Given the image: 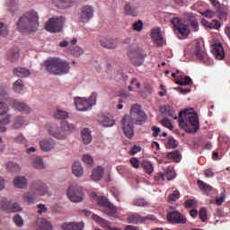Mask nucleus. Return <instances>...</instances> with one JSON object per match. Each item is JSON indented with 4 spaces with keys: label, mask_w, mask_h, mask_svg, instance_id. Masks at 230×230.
<instances>
[{
    "label": "nucleus",
    "mask_w": 230,
    "mask_h": 230,
    "mask_svg": "<svg viewBox=\"0 0 230 230\" xmlns=\"http://www.w3.org/2000/svg\"><path fill=\"white\" fill-rule=\"evenodd\" d=\"M161 114H164V116H169V118H173V119H178L179 126L181 128H183L186 132L190 134H195L199 128H200V123L199 122V116L197 114H193V109H185L181 111L179 116L175 114V111H173V107L170 104H165L160 107Z\"/></svg>",
    "instance_id": "obj_1"
},
{
    "label": "nucleus",
    "mask_w": 230,
    "mask_h": 230,
    "mask_svg": "<svg viewBox=\"0 0 230 230\" xmlns=\"http://www.w3.org/2000/svg\"><path fill=\"white\" fill-rule=\"evenodd\" d=\"M146 121V114L141 110V105L134 104L130 110V115L122 118L121 125L124 135L128 139L134 137V123L143 125Z\"/></svg>",
    "instance_id": "obj_2"
},
{
    "label": "nucleus",
    "mask_w": 230,
    "mask_h": 230,
    "mask_svg": "<svg viewBox=\"0 0 230 230\" xmlns=\"http://www.w3.org/2000/svg\"><path fill=\"white\" fill-rule=\"evenodd\" d=\"M16 25L21 33L37 31L39 30V14L35 11H29L19 18Z\"/></svg>",
    "instance_id": "obj_3"
},
{
    "label": "nucleus",
    "mask_w": 230,
    "mask_h": 230,
    "mask_svg": "<svg viewBox=\"0 0 230 230\" xmlns=\"http://www.w3.org/2000/svg\"><path fill=\"white\" fill-rule=\"evenodd\" d=\"M45 67L50 75H67L69 73V63L58 58H49L45 61Z\"/></svg>",
    "instance_id": "obj_4"
},
{
    "label": "nucleus",
    "mask_w": 230,
    "mask_h": 230,
    "mask_svg": "<svg viewBox=\"0 0 230 230\" xmlns=\"http://www.w3.org/2000/svg\"><path fill=\"white\" fill-rule=\"evenodd\" d=\"M98 98V93L93 92L90 97L87 99L85 97H75L74 102L75 109L81 112H85L91 111L93 105H96V99Z\"/></svg>",
    "instance_id": "obj_5"
},
{
    "label": "nucleus",
    "mask_w": 230,
    "mask_h": 230,
    "mask_svg": "<svg viewBox=\"0 0 230 230\" xmlns=\"http://www.w3.org/2000/svg\"><path fill=\"white\" fill-rule=\"evenodd\" d=\"M64 22H66V18L63 16L50 18L45 25V30L50 33H58L62 31Z\"/></svg>",
    "instance_id": "obj_6"
},
{
    "label": "nucleus",
    "mask_w": 230,
    "mask_h": 230,
    "mask_svg": "<svg viewBox=\"0 0 230 230\" xmlns=\"http://www.w3.org/2000/svg\"><path fill=\"white\" fill-rule=\"evenodd\" d=\"M128 58L135 67H139V66H143L145 62V51L141 49H130L128 51Z\"/></svg>",
    "instance_id": "obj_7"
},
{
    "label": "nucleus",
    "mask_w": 230,
    "mask_h": 230,
    "mask_svg": "<svg viewBox=\"0 0 230 230\" xmlns=\"http://www.w3.org/2000/svg\"><path fill=\"white\" fill-rule=\"evenodd\" d=\"M62 128L60 129H49V132L50 136H53V137H56V139H60L61 141H64L66 139V130H69L70 132H73L75 130V125L69 124L67 121L62 122Z\"/></svg>",
    "instance_id": "obj_8"
},
{
    "label": "nucleus",
    "mask_w": 230,
    "mask_h": 230,
    "mask_svg": "<svg viewBox=\"0 0 230 230\" xmlns=\"http://www.w3.org/2000/svg\"><path fill=\"white\" fill-rule=\"evenodd\" d=\"M66 195L72 202H82L84 200V190L78 185H71L66 191Z\"/></svg>",
    "instance_id": "obj_9"
},
{
    "label": "nucleus",
    "mask_w": 230,
    "mask_h": 230,
    "mask_svg": "<svg viewBox=\"0 0 230 230\" xmlns=\"http://www.w3.org/2000/svg\"><path fill=\"white\" fill-rule=\"evenodd\" d=\"M80 22H89L94 17V7L93 5H83L78 13Z\"/></svg>",
    "instance_id": "obj_10"
},
{
    "label": "nucleus",
    "mask_w": 230,
    "mask_h": 230,
    "mask_svg": "<svg viewBox=\"0 0 230 230\" xmlns=\"http://www.w3.org/2000/svg\"><path fill=\"white\" fill-rule=\"evenodd\" d=\"M174 30L180 33V35H183V37H188L190 35V26L178 17L172 18L171 21Z\"/></svg>",
    "instance_id": "obj_11"
},
{
    "label": "nucleus",
    "mask_w": 230,
    "mask_h": 230,
    "mask_svg": "<svg viewBox=\"0 0 230 230\" xmlns=\"http://www.w3.org/2000/svg\"><path fill=\"white\" fill-rule=\"evenodd\" d=\"M31 191H34L38 197H44L49 193V188L42 181H36L31 183Z\"/></svg>",
    "instance_id": "obj_12"
},
{
    "label": "nucleus",
    "mask_w": 230,
    "mask_h": 230,
    "mask_svg": "<svg viewBox=\"0 0 230 230\" xmlns=\"http://www.w3.org/2000/svg\"><path fill=\"white\" fill-rule=\"evenodd\" d=\"M0 206L4 211L6 213H17V211H22V208L18 203H13L10 200H7L6 198H4L0 201Z\"/></svg>",
    "instance_id": "obj_13"
},
{
    "label": "nucleus",
    "mask_w": 230,
    "mask_h": 230,
    "mask_svg": "<svg viewBox=\"0 0 230 230\" xmlns=\"http://www.w3.org/2000/svg\"><path fill=\"white\" fill-rule=\"evenodd\" d=\"M127 220L128 224H143V222H146V220H152L154 222L157 220V218L154 215L141 217L139 214H131L128 216Z\"/></svg>",
    "instance_id": "obj_14"
},
{
    "label": "nucleus",
    "mask_w": 230,
    "mask_h": 230,
    "mask_svg": "<svg viewBox=\"0 0 230 230\" xmlns=\"http://www.w3.org/2000/svg\"><path fill=\"white\" fill-rule=\"evenodd\" d=\"M167 220L171 224H186V217L179 211L174 210L168 212Z\"/></svg>",
    "instance_id": "obj_15"
},
{
    "label": "nucleus",
    "mask_w": 230,
    "mask_h": 230,
    "mask_svg": "<svg viewBox=\"0 0 230 230\" xmlns=\"http://www.w3.org/2000/svg\"><path fill=\"white\" fill-rule=\"evenodd\" d=\"M193 55L199 60V62H206V60H208V55L206 54L201 42H195Z\"/></svg>",
    "instance_id": "obj_16"
},
{
    "label": "nucleus",
    "mask_w": 230,
    "mask_h": 230,
    "mask_svg": "<svg viewBox=\"0 0 230 230\" xmlns=\"http://www.w3.org/2000/svg\"><path fill=\"white\" fill-rule=\"evenodd\" d=\"M211 51L217 60H224V58H226V52L224 51L222 43L217 42L213 44Z\"/></svg>",
    "instance_id": "obj_17"
},
{
    "label": "nucleus",
    "mask_w": 230,
    "mask_h": 230,
    "mask_svg": "<svg viewBox=\"0 0 230 230\" xmlns=\"http://www.w3.org/2000/svg\"><path fill=\"white\" fill-rule=\"evenodd\" d=\"M13 107L22 114H30V112H31V108H30V106L19 101H13Z\"/></svg>",
    "instance_id": "obj_18"
},
{
    "label": "nucleus",
    "mask_w": 230,
    "mask_h": 230,
    "mask_svg": "<svg viewBox=\"0 0 230 230\" xmlns=\"http://www.w3.org/2000/svg\"><path fill=\"white\" fill-rule=\"evenodd\" d=\"M55 140L52 138L43 139L40 141V150L43 152H49L50 150H53L55 148Z\"/></svg>",
    "instance_id": "obj_19"
},
{
    "label": "nucleus",
    "mask_w": 230,
    "mask_h": 230,
    "mask_svg": "<svg viewBox=\"0 0 230 230\" xmlns=\"http://www.w3.org/2000/svg\"><path fill=\"white\" fill-rule=\"evenodd\" d=\"M93 220H94V222H96V224H98L99 226H101V227H102V229H107V230H111V228L112 227L111 226V221H107L104 218H102L100 216L93 214L92 216Z\"/></svg>",
    "instance_id": "obj_20"
},
{
    "label": "nucleus",
    "mask_w": 230,
    "mask_h": 230,
    "mask_svg": "<svg viewBox=\"0 0 230 230\" xmlns=\"http://www.w3.org/2000/svg\"><path fill=\"white\" fill-rule=\"evenodd\" d=\"M151 38L155 46H163V36H161V30L159 28L153 29Z\"/></svg>",
    "instance_id": "obj_21"
},
{
    "label": "nucleus",
    "mask_w": 230,
    "mask_h": 230,
    "mask_svg": "<svg viewBox=\"0 0 230 230\" xmlns=\"http://www.w3.org/2000/svg\"><path fill=\"white\" fill-rule=\"evenodd\" d=\"M52 4H54L56 8L66 10V8H71V6L75 4V2L69 0H52Z\"/></svg>",
    "instance_id": "obj_22"
},
{
    "label": "nucleus",
    "mask_w": 230,
    "mask_h": 230,
    "mask_svg": "<svg viewBox=\"0 0 230 230\" xmlns=\"http://www.w3.org/2000/svg\"><path fill=\"white\" fill-rule=\"evenodd\" d=\"M37 197L35 191H31V187H30V191L26 192L22 195V199L24 202H27V204H35L37 202Z\"/></svg>",
    "instance_id": "obj_23"
},
{
    "label": "nucleus",
    "mask_w": 230,
    "mask_h": 230,
    "mask_svg": "<svg viewBox=\"0 0 230 230\" xmlns=\"http://www.w3.org/2000/svg\"><path fill=\"white\" fill-rule=\"evenodd\" d=\"M175 84L177 85H192L193 81L188 75H177L175 77Z\"/></svg>",
    "instance_id": "obj_24"
},
{
    "label": "nucleus",
    "mask_w": 230,
    "mask_h": 230,
    "mask_svg": "<svg viewBox=\"0 0 230 230\" xmlns=\"http://www.w3.org/2000/svg\"><path fill=\"white\" fill-rule=\"evenodd\" d=\"M101 46H102V48H106V49H115L118 43H116V40L112 39H103L101 40Z\"/></svg>",
    "instance_id": "obj_25"
},
{
    "label": "nucleus",
    "mask_w": 230,
    "mask_h": 230,
    "mask_svg": "<svg viewBox=\"0 0 230 230\" xmlns=\"http://www.w3.org/2000/svg\"><path fill=\"white\" fill-rule=\"evenodd\" d=\"M13 184L15 188H19L20 190H23L28 186V181L23 176H17L14 179Z\"/></svg>",
    "instance_id": "obj_26"
},
{
    "label": "nucleus",
    "mask_w": 230,
    "mask_h": 230,
    "mask_svg": "<svg viewBox=\"0 0 230 230\" xmlns=\"http://www.w3.org/2000/svg\"><path fill=\"white\" fill-rule=\"evenodd\" d=\"M103 173H105V171L102 166H98L96 169H93L92 173L93 181H102Z\"/></svg>",
    "instance_id": "obj_27"
},
{
    "label": "nucleus",
    "mask_w": 230,
    "mask_h": 230,
    "mask_svg": "<svg viewBox=\"0 0 230 230\" xmlns=\"http://www.w3.org/2000/svg\"><path fill=\"white\" fill-rule=\"evenodd\" d=\"M13 75H15V76H19L20 78H26V76H30L31 73L28 68L17 67L13 70Z\"/></svg>",
    "instance_id": "obj_28"
},
{
    "label": "nucleus",
    "mask_w": 230,
    "mask_h": 230,
    "mask_svg": "<svg viewBox=\"0 0 230 230\" xmlns=\"http://www.w3.org/2000/svg\"><path fill=\"white\" fill-rule=\"evenodd\" d=\"M72 172L75 177H82L84 175V168L82 167V164L80 162H75L72 166Z\"/></svg>",
    "instance_id": "obj_29"
},
{
    "label": "nucleus",
    "mask_w": 230,
    "mask_h": 230,
    "mask_svg": "<svg viewBox=\"0 0 230 230\" xmlns=\"http://www.w3.org/2000/svg\"><path fill=\"white\" fill-rule=\"evenodd\" d=\"M124 12L125 13H127V15H132V17H137V7L130 4H127L124 7Z\"/></svg>",
    "instance_id": "obj_30"
},
{
    "label": "nucleus",
    "mask_w": 230,
    "mask_h": 230,
    "mask_svg": "<svg viewBox=\"0 0 230 230\" xmlns=\"http://www.w3.org/2000/svg\"><path fill=\"white\" fill-rule=\"evenodd\" d=\"M32 166L36 170H44V168H46V165L44 164V160H42L40 156L32 158Z\"/></svg>",
    "instance_id": "obj_31"
},
{
    "label": "nucleus",
    "mask_w": 230,
    "mask_h": 230,
    "mask_svg": "<svg viewBox=\"0 0 230 230\" xmlns=\"http://www.w3.org/2000/svg\"><path fill=\"white\" fill-rule=\"evenodd\" d=\"M197 184H198L200 191H202V193L208 194V193H209V191L213 190V187H211V185L202 181V180H199L197 181Z\"/></svg>",
    "instance_id": "obj_32"
},
{
    "label": "nucleus",
    "mask_w": 230,
    "mask_h": 230,
    "mask_svg": "<svg viewBox=\"0 0 230 230\" xmlns=\"http://www.w3.org/2000/svg\"><path fill=\"white\" fill-rule=\"evenodd\" d=\"M81 136L83 137V143L84 145H89V143L93 141V137H91V131L89 130V128H84L81 131Z\"/></svg>",
    "instance_id": "obj_33"
},
{
    "label": "nucleus",
    "mask_w": 230,
    "mask_h": 230,
    "mask_svg": "<svg viewBox=\"0 0 230 230\" xmlns=\"http://www.w3.org/2000/svg\"><path fill=\"white\" fill-rule=\"evenodd\" d=\"M37 224L42 230H51V223H49L46 218H39Z\"/></svg>",
    "instance_id": "obj_34"
},
{
    "label": "nucleus",
    "mask_w": 230,
    "mask_h": 230,
    "mask_svg": "<svg viewBox=\"0 0 230 230\" xmlns=\"http://www.w3.org/2000/svg\"><path fill=\"white\" fill-rule=\"evenodd\" d=\"M114 123H115V120L112 115H108L101 120V125L102 127H112Z\"/></svg>",
    "instance_id": "obj_35"
},
{
    "label": "nucleus",
    "mask_w": 230,
    "mask_h": 230,
    "mask_svg": "<svg viewBox=\"0 0 230 230\" xmlns=\"http://www.w3.org/2000/svg\"><path fill=\"white\" fill-rule=\"evenodd\" d=\"M7 58L11 62H15V60H17V58H19V49H10L7 52Z\"/></svg>",
    "instance_id": "obj_36"
},
{
    "label": "nucleus",
    "mask_w": 230,
    "mask_h": 230,
    "mask_svg": "<svg viewBox=\"0 0 230 230\" xmlns=\"http://www.w3.org/2000/svg\"><path fill=\"white\" fill-rule=\"evenodd\" d=\"M24 90V84L22 83V80L18 79L13 84V91L21 93Z\"/></svg>",
    "instance_id": "obj_37"
},
{
    "label": "nucleus",
    "mask_w": 230,
    "mask_h": 230,
    "mask_svg": "<svg viewBox=\"0 0 230 230\" xmlns=\"http://www.w3.org/2000/svg\"><path fill=\"white\" fill-rule=\"evenodd\" d=\"M22 125H28V123H26V119H24V117H16L14 119L13 128H21Z\"/></svg>",
    "instance_id": "obj_38"
},
{
    "label": "nucleus",
    "mask_w": 230,
    "mask_h": 230,
    "mask_svg": "<svg viewBox=\"0 0 230 230\" xmlns=\"http://www.w3.org/2000/svg\"><path fill=\"white\" fill-rule=\"evenodd\" d=\"M142 168H144V172H146V173H148L149 175L154 172V165L148 161H144L142 163Z\"/></svg>",
    "instance_id": "obj_39"
},
{
    "label": "nucleus",
    "mask_w": 230,
    "mask_h": 230,
    "mask_svg": "<svg viewBox=\"0 0 230 230\" xmlns=\"http://www.w3.org/2000/svg\"><path fill=\"white\" fill-rule=\"evenodd\" d=\"M167 159H172L173 161H179L181 159V152L179 150H175L166 155Z\"/></svg>",
    "instance_id": "obj_40"
},
{
    "label": "nucleus",
    "mask_w": 230,
    "mask_h": 230,
    "mask_svg": "<svg viewBox=\"0 0 230 230\" xmlns=\"http://www.w3.org/2000/svg\"><path fill=\"white\" fill-rule=\"evenodd\" d=\"M68 113L66 111L57 110V111L54 112V118H56V119H66Z\"/></svg>",
    "instance_id": "obj_41"
},
{
    "label": "nucleus",
    "mask_w": 230,
    "mask_h": 230,
    "mask_svg": "<svg viewBox=\"0 0 230 230\" xmlns=\"http://www.w3.org/2000/svg\"><path fill=\"white\" fill-rule=\"evenodd\" d=\"M104 213H106V215H108L109 217H116V207H114V205H109L108 207H106Z\"/></svg>",
    "instance_id": "obj_42"
},
{
    "label": "nucleus",
    "mask_w": 230,
    "mask_h": 230,
    "mask_svg": "<svg viewBox=\"0 0 230 230\" xmlns=\"http://www.w3.org/2000/svg\"><path fill=\"white\" fill-rule=\"evenodd\" d=\"M133 205L138 208H145L148 206V201L145 200V199H136L133 200Z\"/></svg>",
    "instance_id": "obj_43"
},
{
    "label": "nucleus",
    "mask_w": 230,
    "mask_h": 230,
    "mask_svg": "<svg viewBox=\"0 0 230 230\" xmlns=\"http://www.w3.org/2000/svg\"><path fill=\"white\" fill-rule=\"evenodd\" d=\"M166 148H177V140L172 137H169L166 143Z\"/></svg>",
    "instance_id": "obj_44"
},
{
    "label": "nucleus",
    "mask_w": 230,
    "mask_h": 230,
    "mask_svg": "<svg viewBox=\"0 0 230 230\" xmlns=\"http://www.w3.org/2000/svg\"><path fill=\"white\" fill-rule=\"evenodd\" d=\"M8 123H10L9 117L0 119V132H4L6 130V125H8Z\"/></svg>",
    "instance_id": "obj_45"
},
{
    "label": "nucleus",
    "mask_w": 230,
    "mask_h": 230,
    "mask_svg": "<svg viewBox=\"0 0 230 230\" xmlns=\"http://www.w3.org/2000/svg\"><path fill=\"white\" fill-rule=\"evenodd\" d=\"M199 215L201 222H206V220H208V209L206 208H201Z\"/></svg>",
    "instance_id": "obj_46"
},
{
    "label": "nucleus",
    "mask_w": 230,
    "mask_h": 230,
    "mask_svg": "<svg viewBox=\"0 0 230 230\" xmlns=\"http://www.w3.org/2000/svg\"><path fill=\"white\" fill-rule=\"evenodd\" d=\"M134 87H137V89L141 88V84L137 82V78H133L130 82V85L128 86V91H134Z\"/></svg>",
    "instance_id": "obj_47"
},
{
    "label": "nucleus",
    "mask_w": 230,
    "mask_h": 230,
    "mask_svg": "<svg viewBox=\"0 0 230 230\" xmlns=\"http://www.w3.org/2000/svg\"><path fill=\"white\" fill-rule=\"evenodd\" d=\"M83 162L84 163V164H88V166H93V163H94V159L89 155H84L83 156Z\"/></svg>",
    "instance_id": "obj_48"
},
{
    "label": "nucleus",
    "mask_w": 230,
    "mask_h": 230,
    "mask_svg": "<svg viewBox=\"0 0 230 230\" xmlns=\"http://www.w3.org/2000/svg\"><path fill=\"white\" fill-rule=\"evenodd\" d=\"M13 222L18 227H22L24 226V221L19 215L13 217Z\"/></svg>",
    "instance_id": "obj_49"
},
{
    "label": "nucleus",
    "mask_w": 230,
    "mask_h": 230,
    "mask_svg": "<svg viewBox=\"0 0 230 230\" xmlns=\"http://www.w3.org/2000/svg\"><path fill=\"white\" fill-rule=\"evenodd\" d=\"M132 28L135 31H143V22L138 20L135 23H133Z\"/></svg>",
    "instance_id": "obj_50"
},
{
    "label": "nucleus",
    "mask_w": 230,
    "mask_h": 230,
    "mask_svg": "<svg viewBox=\"0 0 230 230\" xmlns=\"http://www.w3.org/2000/svg\"><path fill=\"white\" fill-rule=\"evenodd\" d=\"M163 127H165L166 128H169V130H173V124H172V121L168 119H164L161 121Z\"/></svg>",
    "instance_id": "obj_51"
},
{
    "label": "nucleus",
    "mask_w": 230,
    "mask_h": 230,
    "mask_svg": "<svg viewBox=\"0 0 230 230\" xmlns=\"http://www.w3.org/2000/svg\"><path fill=\"white\" fill-rule=\"evenodd\" d=\"M189 24L194 30V31H197L199 30V22H197V19H190Z\"/></svg>",
    "instance_id": "obj_52"
},
{
    "label": "nucleus",
    "mask_w": 230,
    "mask_h": 230,
    "mask_svg": "<svg viewBox=\"0 0 230 230\" xmlns=\"http://www.w3.org/2000/svg\"><path fill=\"white\" fill-rule=\"evenodd\" d=\"M181 197L179 190H174L171 195H169V200L171 202H175Z\"/></svg>",
    "instance_id": "obj_53"
},
{
    "label": "nucleus",
    "mask_w": 230,
    "mask_h": 230,
    "mask_svg": "<svg viewBox=\"0 0 230 230\" xmlns=\"http://www.w3.org/2000/svg\"><path fill=\"white\" fill-rule=\"evenodd\" d=\"M72 55L74 57H80L81 55H84V49H82L80 47H75L72 50Z\"/></svg>",
    "instance_id": "obj_54"
},
{
    "label": "nucleus",
    "mask_w": 230,
    "mask_h": 230,
    "mask_svg": "<svg viewBox=\"0 0 230 230\" xmlns=\"http://www.w3.org/2000/svg\"><path fill=\"white\" fill-rule=\"evenodd\" d=\"M99 204L101 206H103L104 208H108L109 206H111L112 203H111V201H109V199L106 197H102L99 199Z\"/></svg>",
    "instance_id": "obj_55"
},
{
    "label": "nucleus",
    "mask_w": 230,
    "mask_h": 230,
    "mask_svg": "<svg viewBox=\"0 0 230 230\" xmlns=\"http://www.w3.org/2000/svg\"><path fill=\"white\" fill-rule=\"evenodd\" d=\"M8 112V104L0 102V116L6 114Z\"/></svg>",
    "instance_id": "obj_56"
},
{
    "label": "nucleus",
    "mask_w": 230,
    "mask_h": 230,
    "mask_svg": "<svg viewBox=\"0 0 230 230\" xmlns=\"http://www.w3.org/2000/svg\"><path fill=\"white\" fill-rule=\"evenodd\" d=\"M164 181H172V179H175V175L173 174V172L167 170L164 173Z\"/></svg>",
    "instance_id": "obj_57"
},
{
    "label": "nucleus",
    "mask_w": 230,
    "mask_h": 230,
    "mask_svg": "<svg viewBox=\"0 0 230 230\" xmlns=\"http://www.w3.org/2000/svg\"><path fill=\"white\" fill-rule=\"evenodd\" d=\"M224 200H226V193L221 192L220 198H216L217 206H222V204H224Z\"/></svg>",
    "instance_id": "obj_58"
},
{
    "label": "nucleus",
    "mask_w": 230,
    "mask_h": 230,
    "mask_svg": "<svg viewBox=\"0 0 230 230\" xmlns=\"http://www.w3.org/2000/svg\"><path fill=\"white\" fill-rule=\"evenodd\" d=\"M17 168H19V165L13 164V162H9L7 164L8 172H17Z\"/></svg>",
    "instance_id": "obj_59"
},
{
    "label": "nucleus",
    "mask_w": 230,
    "mask_h": 230,
    "mask_svg": "<svg viewBox=\"0 0 230 230\" xmlns=\"http://www.w3.org/2000/svg\"><path fill=\"white\" fill-rule=\"evenodd\" d=\"M197 206V200L195 199H187L185 201V208H195Z\"/></svg>",
    "instance_id": "obj_60"
},
{
    "label": "nucleus",
    "mask_w": 230,
    "mask_h": 230,
    "mask_svg": "<svg viewBox=\"0 0 230 230\" xmlns=\"http://www.w3.org/2000/svg\"><path fill=\"white\" fill-rule=\"evenodd\" d=\"M220 26V22H218L217 20H213L212 22H210V30H218Z\"/></svg>",
    "instance_id": "obj_61"
},
{
    "label": "nucleus",
    "mask_w": 230,
    "mask_h": 230,
    "mask_svg": "<svg viewBox=\"0 0 230 230\" xmlns=\"http://www.w3.org/2000/svg\"><path fill=\"white\" fill-rule=\"evenodd\" d=\"M73 230H84V222L80 223H72Z\"/></svg>",
    "instance_id": "obj_62"
},
{
    "label": "nucleus",
    "mask_w": 230,
    "mask_h": 230,
    "mask_svg": "<svg viewBox=\"0 0 230 230\" xmlns=\"http://www.w3.org/2000/svg\"><path fill=\"white\" fill-rule=\"evenodd\" d=\"M129 163L133 168H139V160L137 157L131 158Z\"/></svg>",
    "instance_id": "obj_63"
},
{
    "label": "nucleus",
    "mask_w": 230,
    "mask_h": 230,
    "mask_svg": "<svg viewBox=\"0 0 230 230\" xmlns=\"http://www.w3.org/2000/svg\"><path fill=\"white\" fill-rule=\"evenodd\" d=\"M62 230H73V223H64L61 225Z\"/></svg>",
    "instance_id": "obj_64"
}]
</instances>
